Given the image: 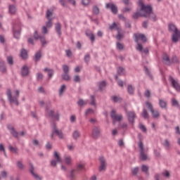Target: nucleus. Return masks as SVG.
Masks as SVG:
<instances>
[{
  "label": "nucleus",
  "instance_id": "52",
  "mask_svg": "<svg viewBox=\"0 0 180 180\" xmlns=\"http://www.w3.org/2000/svg\"><path fill=\"white\" fill-rule=\"evenodd\" d=\"M179 105V103L178 102V101H176V99L175 98L172 99V106L178 108Z\"/></svg>",
  "mask_w": 180,
  "mask_h": 180
},
{
  "label": "nucleus",
  "instance_id": "6",
  "mask_svg": "<svg viewBox=\"0 0 180 180\" xmlns=\"http://www.w3.org/2000/svg\"><path fill=\"white\" fill-rule=\"evenodd\" d=\"M169 81L171 82L172 86L177 91V92H180V84L174 79V77L169 76Z\"/></svg>",
  "mask_w": 180,
  "mask_h": 180
},
{
  "label": "nucleus",
  "instance_id": "59",
  "mask_svg": "<svg viewBox=\"0 0 180 180\" xmlns=\"http://www.w3.org/2000/svg\"><path fill=\"white\" fill-rule=\"evenodd\" d=\"M17 167L19 169H23L25 168V165L20 161L17 162Z\"/></svg>",
  "mask_w": 180,
  "mask_h": 180
},
{
  "label": "nucleus",
  "instance_id": "48",
  "mask_svg": "<svg viewBox=\"0 0 180 180\" xmlns=\"http://www.w3.org/2000/svg\"><path fill=\"white\" fill-rule=\"evenodd\" d=\"M142 116L144 119H148V112H147V109L143 108Z\"/></svg>",
  "mask_w": 180,
  "mask_h": 180
},
{
  "label": "nucleus",
  "instance_id": "4",
  "mask_svg": "<svg viewBox=\"0 0 180 180\" xmlns=\"http://www.w3.org/2000/svg\"><path fill=\"white\" fill-rule=\"evenodd\" d=\"M6 95L10 103H15L16 106H19V101H18V98L12 96V91L10 89L7 90Z\"/></svg>",
  "mask_w": 180,
  "mask_h": 180
},
{
  "label": "nucleus",
  "instance_id": "26",
  "mask_svg": "<svg viewBox=\"0 0 180 180\" xmlns=\"http://www.w3.org/2000/svg\"><path fill=\"white\" fill-rule=\"evenodd\" d=\"M114 29H115V30H117V32H118L119 30H120L122 29V27L117 26V24L116 22H112V24L111 25H110L109 30H113Z\"/></svg>",
  "mask_w": 180,
  "mask_h": 180
},
{
  "label": "nucleus",
  "instance_id": "64",
  "mask_svg": "<svg viewBox=\"0 0 180 180\" xmlns=\"http://www.w3.org/2000/svg\"><path fill=\"white\" fill-rule=\"evenodd\" d=\"M136 50L140 52L143 51V45L141 44L138 43Z\"/></svg>",
  "mask_w": 180,
  "mask_h": 180
},
{
  "label": "nucleus",
  "instance_id": "19",
  "mask_svg": "<svg viewBox=\"0 0 180 180\" xmlns=\"http://www.w3.org/2000/svg\"><path fill=\"white\" fill-rule=\"evenodd\" d=\"M20 57L22 60H27L29 58V54H27V51L25 48L21 49Z\"/></svg>",
  "mask_w": 180,
  "mask_h": 180
},
{
  "label": "nucleus",
  "instance_id": "23",
  "mask_svg": "<svg viewBox=\"0 0 180 180\" xmlns=\"http://www.w3.org/2000/svg\"><path fill=\"white\" fill-rule=\"evenodd\" d=\"M41 51H38L35 53V55L34 56V61L35 63H38V61H40V58H41Z\"/></svg>",
  "mask_w": 180,
  "mask_h": 180
},
{
  "label": "nucleus",
  "instance_id": "1",
  "mask_svg": "<svg viewBox=\"0 0 180 180\" xmlns=\"http://www.w3.org/2000/svg\"><path fill=\"white\" fill-rule=\"evenodd\" d=\"M138 5L140 6L139 12H144V15H146L148 19L157 22V15L154 13L153 6L144 4L143 0H139Z\"/></svg>",
  "mask_w": 180,
  "mask_h": 180
},
{
  "label": "nucleus",
  "instance_id": "58",
  "mask_svg": "<svg viewBox=\"0 0 180 180\" xmlns=\"http://www.w3.org/2000/svg\"><path fill=\"white\" fill-rule=\"evenodd\" d=\"M162 175L165 178H169V176H171V174L168 170H165V172L162 173Z\"/></svg>",
  "mask_w": 180,
  "mask_h": 180
},
{
  "label": "nucleus",
  "instance_id": "47",
  "mask_svg": "<svg viewBox=\"0 0 180 180\" xmlns=\"http://www.w3.org/2000/svg\"><path fill=\"white\" fill-rule=\"evenodd\" d=\"M144 68L146 75H148L149 78H150V79H153V75H151V72H150V70H148V68L146 66L144 67Z\"/></svg>",
  "mask_w": 180,
  "mask_h": 180
},
{
  "label": "nucleus",
  "instance_id": "33",
  "mask_svg": "<svg viewBox=\"0 0 180 180\" xmlns=\"http://www.w3.org/2000/svg\"><path fill=\"white\" fill-rule=\"evenodd\" d=\"M85 34L87 37H89L91 43H94V41H95V34L94 33L86 32Z\"/></svg>",
  "mask_w": 180,
  "mask_h": 180
},
{
  "label": "nucleus",
  "instance_id": "9",
  "mask_svg": "<svg viewBox=\"0 0 180 180\" xmlns=\"http://www.w3.org/2000/svg\"><path fill=\"white\" fill-rule=\"evenodd\" d=\"M53 134H56V136H58L59 139H64V136L63 135V131L57 129V125L55 122L53 123Z\"/></svg>",
  "mask_w": 180,
  "mask_h": 180
},
{
  "label": "nucleus",
  "instance_id": "18",
  "mask_svg": "<svg viewBox=\"0 0 180 180\" xmlns=\"http://www.w3.org/2000/svg\"><path fill=\"white\" fill-rule=\"evenodd\" d=\"M139 16L141 18H147V14H144V13H140L139 11H136V13H134L132 15V19L137 20V19H139Z\"/></svg>",
  "mask_w": 180,
  "mask_h": 180
},
{
  "label": "nucleus",
  "instance_id": "15",
  "mask_svg": "<svg viewBox=\"0 0 180 180\" xmlns=\"http://www.w3.org/2000/svg\"><path fill=\"white\" fill-rule=\"evenodd\" d=\"M29 67H27V65H24L21 68V77H27L29 75Z\"/></svg>",
  "mask_w": 180,
  "mask_h": 180
},
{
  "label": "nucleus",
  "instance_id": "39",
  "mask_svg": "<svg viewBox=\"0 0 180 180\" xmlns=\"http://www.w3.org/2000/svg\"><path fill=\"white\" fill-rule=\"evenodd\" d=\"M90 99H91L90 105H91V106H96V99L95 98V96L94 95L90 96Z\"/></svg>",
  "mask_w": 180,
  "mask_h": 180
},
{
  "label": "nucleus",
  "instance_id": "5",
  "mask_svg": "<svg viewBox=\"0 0 180 180\" xmlns=\"http://www.w3.org/2000/svg\"><path fill=\"white\" fill-rule=\"evenodd\" d=\"M110 116L113 119V124H115L116 122H122L123 120V116L122 115H117L116 111L115 110H112L110 112Z\"/></svg>",
  "mask_w": 180,
  "mask_h": 180
},
{
  "label": "nucleus",
  "instance_id": "34",
  "mask_svg": "<svg viewBox=\"0 0 180 180\" xmlns=\"http://www.w3.org/2000/svg\"><path fill=\"white\" fill-rule=\"evenodd\" d=\"M170 61L171 64H179V59L175 55L172 57Z\"/></svg>",
  "mask_w": 180,
  "mask_h": 180
},
{
  "label": "nucleus",
  "instance_id": "50",
  "mask_svg": "<svg viewBox=\"0 0 180 180\" xmlns=\"http://www.w3.org/2000/svg\"><path fill=\"white\" fill-rule=\"evenodd\" d=\"M53 16V12H51L49 9L46 11V19H52L51 18Z\"/></svg>",
  "mask_w": 180,
  "mask_h": 180
},
{
  "label": "nucleus",
  "instance_id": "62",
  "mask_svg": "<svg viewBox=\"0 0 180 180\" xmlns=\"http://www.w3.org/2000/svg\"><path fill=\"white\" fill-rule=\"evenodd\" d=\"M73 81L74 82H81V77L78 75H75L73 77Z\"/></svg>",
  "mask_w": 180,
  "mask_h": 180
},
{
  "label": "nucleus",
  "instance_id": "21",
  "mask_svg": "<svg viewBox=\"0 0 180 180\" xmlns=\"http://www.w3.org/2000/svg\"><path fill=\"white\" fill-rule=\"evenodd\" d=\"M55 30L56 33L58 34L59 37H61V23L56 22L55 24Z\"/></svg>",
  "mask_w": 180,
  "mask_h": 180
},
{
  "label": "nucleus",
  "instance_id": "25",
  "mask_svg": "<svg viewBox=\"0 0 180 180\" xmlns=\"http://www.w3.org/2000/svg\"><path fill=\"white\" fill-rule=\"evenodd\" d=\"M117 75H119V77H121L122 75H126V74L124 73V72H126V70L122 66H120L117 69Z\"/></svg>",
  "mask_w": 180,
  "mask_h": 180
},
{
  "label": "nucleus",
  "instance_id": "53",
  "mask_svg": "<svg viewBox=\"0 0 180 180\" xmlns=\"http://www.w3.org/2000/svg\"><path fill=\"white\" fill-rule=\"evenodd\" d=\"M138 146L139 148V151H144V144L143 143V141H139Z\"/></svg>",
  "mask_w": 180,
  "mask_h": 180
},
{
  "label": "nucleus",
  "instance_id": "42",
  "mask_svg": "<svg viewBox=\"0 0 180 180\" xmlns=\"http://www.w3.org/2000/svg\"><path fill=\"white\" fill-rule=\"evenodd\" d=\"M48 21L46 22V27H53V18H49V19H47Z\"/></svg>",
  "mask_w": 180,
  "mask_h": 180
},
{
  "label": "nucleus",
  "instance_id": "20",
  "mask_svg": "<svg viewBox=\"0 0 180 180\" xmlns=\"http://www.w3.org/2000/svg\"><path fill=\"white\" fill-rule=\"evenodd\" d=\"M16 11H18V9L16 8V6H15V5L10 4L8 6V12L10 15H16Z\"/></svg>",
  "mask_w": 180,
  "mask_h": 180
},
{
  "label": "nucleus",
  "instance_id": "14",
  "mask_svg": "<svg viewBox=\"0 0 180 180\" xmlns=\"http://www.w3.org/2000/svg\"><path fill=\"white\" fill-rule=\"evenodd\" d=\"M162 60L166 65H171V59L169 58V56H168V54L163 53L162 56Z\"/></svg>",
  "mask_w": 180,
  "mask_h": 180
},
{
  "label": "nucleus",
  "instance_id": "29",
  "mask_svg": "<svg viewBox=\"0 0 180 180\" xmlns=\"http://www.w3.org/2000/svg\"><path fill=\"white\" fill-rule=\"evenodd\" d=\"M61 78L63 81H66V82H68V81H70L71 79V77H70V75L68 73L62 74Z\"/></svg>",
  "mask_w": 180,
  "mask_h": 180
},
{
  "label": "nucleus",
  "instance_id": "55",
  "mask_svg": "<svg viewBox=\"0 0 180 180\" xmlns=\"http://www.w3.org/2000/svg\"><path fill=\"white\" fill-rule=\"evenodd\" d=\"M153 153L155 156L158 158H160V157H161V152L160 151V150L154 149Z\"/></svg>",
  "mask_w": 180,
  "mask_h": 180
},
{
  "label": "nucleus",
  "instance_id": "35",
  "mask_svg": "<svg viewBox=\"0 0 180 180\" xmlns=\"http://www.w3.org/2000/svg\"><path fill=\"white\" fill-rule=\"evenodd\" d=\"M74 140H78V138L81 137V134L78 130H75L72 134Z\"/></svg>",
  "mask_w": 180,
  "mask_h": 180
},
{
  "label": "nucleus",
  "instance_id": "56",
  "mask_svg": "<svg viewBox=\"0 0 180 180\" xmlns=\"http://www.w3.org/2000/svg\"><path fill=\"white\" fill-rule=\"evenodd\" d=\"M142 172H146V174L148 172V167L146 165H143L141 167Z\"/></svg>",
  "mask_w": 180,
  "mask_h": 180
},
{
  "label": "nucleus",
  "instance_id": "32",
  "mask_svg": "<svg viewBox=\"0 0 180 180\" xmlns=\"http://www.w3.org/2000/svg\"><path fill=\"white\" fill-rule=\"evenodd\" d=\"M139 158L141 161H146V160H147V155L146 154L145 150H142L140 152Z\"/></svg>",
  "mask_w": 180,
  "mask_h": 180
},
{
  "label": "nucleus",
  "instance_id": "22",
  "mask_svg": "<svg viewBox=\"0 0 180 180\" xmlns=\"http://www.w3.org/2000/svg\"><path fill=\"white\" fill-rule=\"evenodd\" d=\"M44 72H48L49 79H51V78H53V75H54V70L45 68L44 69Z\"/></svg>",
  "mask_w": 180,
  "mask_h": 180
},
{
  "label": "nucleus",
  "instance_id": "13",
  "mask_svg": "<svg viewBox=\"0 0 180 180\" xmlns=\"http://www.w3.org/2000/svg\"><path fill=\"white\" fill-rule=\"evenodd\" d=\"M101 134V129H99V127H94L92 130L91 136L92 137L96 140L99 138V135Z\"/></svg>",
  "mask_w": 180,
  "mask_h": 180
},
{
  "label": "nucleus",
  "instance_id": "43",
  "mask_svg": "<svg viewBox=\"0 0 180 180\" xmlns=\"http://www.w3.org/2000/svg\"><path fill=\"white\" fill-rule=\"evenodd\" d=\"M63 74H69L70 72V67H68V65H63Z\"/></svg>",
  "mask_w": 180,
  "mask_h": 180
},
{
  "label": "nucleus",
  "instance_id": "49",
  "mask_svg": "<svg viewBox=\"0 0 180 180\" xmlns=\"http://www.w3.org/2000/svg\"><path fill=\"white\" fill-rule=\"evenodd\" d=\"M139 127L143 133H147V128L143 124H139Z\"/></svg>",
  "mask_w": 180,
  "mask_h": 180
},
{
  "label": "nucleus",
  "instance_id": "28",
  "mask_svg": "<svg viewBox=\"0 0 180 180\" xmlns=\"http://www.w3.org/2000/svg\"><path fill=\"white\" fill-rule=\"evenodd\" d=\"M134 90H135V88L133 87V86L131 84H128L127 92H128L129 95H134Z\"/></svg>",
  "mask_w": 180,
  "mask_h": 180
},
{
  "label": "nucleus",
  "instance_id": "44",
  "mask_svg": "<svg viewBox=\"0 0 180 180\" xmlns=\"http://www.w3.org/2000/svg\"><path fill=\"white\" fill-rule=\"evenodd\" d=\"M131 174H132V175H133L134 176H136V175H137V174H139V167L132 168V169H131Z\"/></svg>",
  "mask_w": 180,
  "mask_h": 180
},
{
  "label": "nucleus",
  "instance_id": "54",
  "mask_svg": "<svg viewBox=\"0 0 180 180\" xmlns=\"http://www.w3.org/2000/svg\"><path fill=\"white\" fill-rule=\"evenodd\" d=\"M39 40H40L42 46H44V44H47V41H46V37L44 36H41L39 37Z\"/></svg>",
  "mask_w": 180,
  "mask_h": 180
},
{
  "label": "nucleus",
  "instance_id": "11",
  "mask_svg": "<svg viewBox=\"0 0 180 180\" xmlns=\"http://www.w3.org/2000/svg\"><path fill=\"white\" fill-rule=\"evenodd\" d=\"M30 172L31 174V175H32V176H34V178L36 180H41V177H40V176H39V174L34 173V166L33 165V163H30Z\"/></svg>",
  "mask_w": 180,
  "mask_h": 180
},
{
  "label": "nucleus",
  "instance_id": "40",
  "mask_svg": "<svg viewBox=\"0 0 180 180\" xmlns=\"http://www.w3.org/2000/svg\"><path fill=\"white\" fill-rule=\"evenodd\" d=\"M11 134H12L13 137H15V139H18V131L15 129V128H12V130L10 131Z\"/></svg>",
  "mask_w": 180,
  "mask_h": 180
},
{
  "label": "nucleus",
  "instance_id": "36",
  "mask_svg": "<svg viewBox=\"0 0 180 180\" xmlns=\"http://www.w3.org/2000/svg\"><path fill=\"white\" fill-rule=\"evenodd\" d=\"M53 157L56 160L57 162H63L61 160V157H60V154H58L57 151L53 153Z\"/></svg>",
  "mask_w": 180,
  "mask_h": 180
},
{
  "label": "nucleus",
  "instance_id": "7",
  "mask_svg": "<svg viewBox=\"0 0 180 180\" xmlns=\"http://www.w3.org/2000/svg\"><path fill=\"white\" fill-rule=\"evenodd\" d=\"M134 41L139 43V40H141L142 43H146L147 41V37L144 34H134Z\"/></svg>",
  "mask_w": 180,
  "mask_h": 180
},
{
  "label": "nucleus",
  "instance_id": "8",
  "mask_svg": "<svg viewBox=\"0 0 180 180\" xmlns=\"http://www.w3.org/2000/svg\"><path fill=\"white\" fill-rule=\"evenodd\" d=\"M100 167H98L99 172H102V171H106V160H105V158L103 156L99 158Z\"/></svg>",
  "mask_w": 180,
  "mask_h": 180
},
{
  "label": "nucleus",
  "instance_id": "61",
  "mask_svg": "<svg viewBox=\"0 0 180 180\" xmlns=\"http://www.w3.org/2000/svg\"><path fill=\"white\" fill-rule=\"evenodd\" d=\"M120 126L121 129H122L123 130H124V129L126 130V129H127L128 124H127V122H123L122 124L120 123Z\"/></svg>",
  "mask_w": 180,
  "mask_h": 180
},
{
  "label": "nucleus",
  "instance_id": "17",
  "mask_svg": "<svg viewBox=\"0 0 180 180\" xmlns=\"http://www.w3.org/2000/svg\"><path fill=\"white\" fill-rule=\"evenodd\" d=\"M21 32H22V28H20L19 30L13 28V34L14 39H17V40H19V39H20Z\"/></svg>",
  "mask_w": 180,
  "mask_h": 180
},
{
  "label": "nucleus",
  "instance_id": "31",
  "mask_svg": "<svg viewBox=\"0 0 180 180\" xmlns=\"http://www.w3.org/2000/svg\"><path fill=\"white\" fill-rule=\"evenodd\" d=\"M75 172H77V169H72L70 172V174H69V178L70 180H73L75 179L76 176H75Z\"/></svg>",
  "mask_w": 180,
  "mask_h": 180
},
{
  "label": "nucleus",
  "instance_id": "63",
  "mask_svg": "<svg viewBox=\"0 0 180 180\" xmlns=\"http://www.w3.org/2000/svg\"><path fill=\"white\" fill-rule=\"evenodd\" d=\"M43 74L41 72H39L37 74V79L38 81H40L41 79H43Z\"/></svg>",
  "mask_w": 180,
  "mask_h": 180
},
{
  "label": "nucleus",
  "instance_id": "30",
  "mask_svg": "<svg viewBox=\"0 0 180 180\" xmlns=\"http://www.w3.org/2000/svg\"><path fill=\"white\" fill-rule=\"evenodd\" d=\"M111 100L113 101L115 103H117V102L122 103V101H123V98L122 97H119L117 96H112L111 97Z\"/></svg>",
  "mask_w": 180,
  "mask_h": 180
},
{
  "label": "nucleus",
  "instance_id": "60",
  "mask_svg": "<svg viewBox=\"0 0 180 180\" xmlns=\"http://www.w3.org/2000/svg\"><path fill=\"white\" fill-rule=\"evenodd\" d=\"M117 50H123L124 49V46H123V44L120 42H117Z\"/></svg>",
  "mask_w": 180,
  "mask_h": 180
},
{
  "label": "nucleus",
  "instance_id": "41",
  "mask_svg": "<svg viewBox=\"0 0 180 180\" xmlns=\"http://www.w3.org/2000/svg\"><path fill=\"white\" fill-rule=\"evenodd\" d=\"M94 15H99L100 9L97 6H94L92 8Z\"/></svg>",
  "mask_w": 180,
  "mask_h": 180
},
{
  "label": "nucleus",
  "instance_id": "24",
  "mask_svg": "<svg viewBox=\"0 0 180 180\" xmlns=\"http://www.w3.org/2000/svg\"><path fill=\"white\" fill-rule=\"evenodd\" d=\"M100 92H103V89L106 88V82L101 81L98 83Z\"/></svg>",
  "mask_w": 180,
  "mask_h": 180
},
{
  "label": "nucleus",
  "instance_id": "51",
  "mask_svg": "<svg viewBox=\"0 0 180 180\" xmlns=\"http://www.w3.org/2000/svg\"><path fill=\"white\" fill-rule=\"evenodd\" d=\"M7 63L9 65H13V57L8 56L7 57Z\"/></svg>",
  "mask_w": 180,
  "mask_h": 180
},
{
  "label": "nucleus",
  "instance_id": "45",
  "mask_svg": "<svg viewBox=\"0 0 180 180\" xmlns=\"http://www.w3.org/2000/svg\"><path fill=\"white\" fill-rule=\"evenodd\" d=\"M64 162L66 165H71V158L70 157H65L63 159Z\"/></svg>",
  "mask_w": 180,
  "mask_h": 180
},
{
  "label": "nucleus",
  "instance_id": "3",
  "mask_svg": "<svg viewBox=\"0 0 180 180\" xmlns=\"http://www.w3.org/2000/svg\"><path fill=\"white\" fill-rule=\"evenodd\" d=\"M146 106L147 109H148V110H150V112H151L153 119H157V117H160V112H158V110L155 111V115H154V108L153 107V104L150 101L146 102Z\"/></svg>",
  "mask_w": 180,
  "mask_h": 180
},
{
  "label": "nucleus",
  "instance_id": "12",
  "mask_svg": "<svg viewBox=\"0 0 180 180\" xmlns=\"http://www.w3.org/2000/svg\"><path fill=\"white\" fill-rule=\"evenodd\" d=\"M105 8H107V9H109L110 8L113 15H116L117 13V6H116V5L114 4L108 3L105 4Z\"/></svg>",
  "mask_w": 180,
  "mask_h": 180
},
{
  "label": "nucleus",
  "instance_id": "2",
  "mask_svg": "<svg viewBox=\"0 0 180 180\" xmlns=\"http://www.w3.org/2000/svg\"><path fill=\"white\" fill-rule=\"evenodd\" d=\"M137 117L136 115V112L134 111H129L127 112V120L131 124L132 129H134V122H135V119Z\"/></svg>",
  "mask_w": 180,
  "mask_h": 180
},
{
  "label": "nucleus",
  "instance_id": "38",
  "mask_svg": "<svg viewBox=\"0 0 180 180\" xmlns=\"http://www.w3.org/2000/svg\"><path fill=\"white\" fill-rule=\"evenodd\" d=\"M65 89H67V86L63 84L59 89V96H61V95L65 92Z\"/></svg>",
  "mask_w": 180,
  "mask_h": 180
},
{
  "label": "nucleus",
  "instance_id": "37",
  "mask_svg": "<svg viewBox=\"0 0 180 180\" xmlns=\"http://www.w3.org/2000/svg\"><path fill=\"white\" fill-rule=\"evenodd\" d=\"M8 150L9 151H11V153H13V154H18V151L19 149H18V148L12 146L11 145H9Z\"/></svg>",
  "mask_w": 180,
  "mask_h": 180
},
{
  "label": "nucleus",
  "instance_id": "57",
  "mask_svg": "<svg viewBox=\"0 0 180 180\" xmlns=\"http://www.w3.org/2000/svg\"><path fill=\"white\" fill-rule=\"evenodd\" d=\"M41 36L39 35V32L36 30L33 34L34 40H39Z\"/></svg>",
  "mask_w": 180,
  "mask_h": 180
},
{
  "label": "nucleus",
  "instance_id": "16",
  "mask_svg": "<svg viewBox=\"0 0 180 180\" xmlns=\"http://www.w3.org/2000/svg\"><path fill=\"white\" fill-rule=\"evenodd\" d=\"M0 72L2 74H6L8 72L6 65H5V61L2 60H0Z\"/></svg>",
  "mask_w": 180,
  "mask_h": 180
},
{
  "label": "nucleus",
  "instance_id": "46",
  "mask_svg": "<svg viewBox=\"0 0 180 180\" xmlns=\"http://www.w3.org/2000/svg\"><path fill=\"white\" fill-rule=\"evenodd\" d=\"M159 105L162 109L167 108V103L164 100H159Z\"/></svg>",
  "mask_w": 180,
  "mask_h": 180
},
{
  "label": "nucleus",
  "instance_id": "27",
  "mask_svg": "<svg viewBox=\"0 0 180 180\" xmlns=\"http://www.w3.org/2000/svg\"><path fill=\"white\" fill-rule=\"evenodd\" d=\"M122 30L121 28L120 30H119L117 31V34L115 36V38L119 41H120V40H122L124 37V35H123V34H122Z\"/></svg>",
  "mask_w": 180,
  "mask_h": 180
},
{
  "label": "nucleus",
  "instance_id": "10",
  "mask_svg": "<svg viewBox=\"0 0 180 180\" xmlns=\"http://www.w3.org/2000/svg\"><path fill=\"white\" fill-rule=\"evenodd\" d=\"M168 32L170 33H172L174 32V34L176 33H178L179 32V30H178V27H176V25L172 22H169L168 24Z\"/></svg>",
  "mask_w": 180,
  "mask_h": 180
}]
</instances>
